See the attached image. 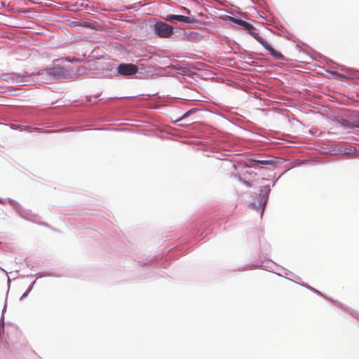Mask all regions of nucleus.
Instances as JSON below:
<instances>
[{
  "label": "nucleus",
  "mask_w": 359,
  "mask_h": 359,
  "mask_svg": "<svg viewBox=\"0 0 359 359\" xmlns=\"http://www.w3.org/2000/svg\"><path fill=\"white\" fill-rule=\"evenodd\" d=\"M155 33L161 38H169L173 34V27L163 22L159 21L154 24Z\"/></svg>",
  "instance_id": "obj_2"
},
{
  "label": "nucleus",
  "mask_w": 359,
  "mask_h": 359,
  "mask_svg": "<svg viewBox=\"0 0 359 359\" xmlns=\"http://www.w3.org/2000/svg\"><path fill=\"white\" fill-rule=\"evenodd\" d=\"M250 162L252 163V165L250 166H253V165H266L271 164V161H267V160L253 159V160H250Z\"/></svg>",
  "instance_id": "obj_6"
},
{
  "label": "nucleus",
  "mask_w": 359,
  "mask_h": 359,
  "mask_svg": "<svg viewBox=\"0 0 359 359\" xmlns=\"http://www.w3.org/2000/svg\"><path fill=\"white\" fill-rule=\"evenodd\" d=\"M165 20L170 22H173L174 20L184 22L186 23H190L193 22V20H191L189 17L180 15H169L165 18Z\"/></svg>",
  "instance_id": "obj_5"
},
{
  "label": "nucleus",
  "mask_w": 359,
  "mask_h": 359,
  "mask_svg": "<svg viewBox=\"0 0 359 359\" xmlns=\"http://www.w3.org/2000/svg\"><path fill=\"white\" fill-rule=\"evenodd\" d=\"M356 126L359 127V116H358V120L356 121Z\"/></svg>",
  "instance_id": "obj_7"
},
{
  "label": "nucleus",
  "mask_w": 359,
  "mask_h": 359,
  "mask_svg": "<svg viewBox=\"0 0 359 359\" xmlns=\"http://www.w3.org/2000/svg\"><path fill=\"white\" fill-rule=\"evenodd\" d=\"M46 74L55 79H67L69 73L62 67H54L45 70Z\"/></svg>",
  "instance_id": "obj_4"
},
{
  "label": "nucleus",
  "mask_w": 359,
  "mask_h": 359,
  "mask_svg": "<svg viewBox=\"0 0 359 359\" xmlns=\"http://www.w3.org/2000/svg\"><path fill=\"white\" fill-rule=\"evenodd\" d=\"M241 24L245 28V29L248 30L249 33L259 43H261L265 49H266L271 55L277 60H283V55L276 50L271 46H270L268 42L264 40V39L259 36V34L256 32V29L250 23L241 20Z\"/></svg>",
  "instance_id": "obj_1"
},
{
  "label": "nucleus",
  "mask_w": 359,
  "mask_h": 359,
  "mask_svg": "<svg viewBox=\"0 0 359 359\" xmlns=\"http://www.w3.org/2000/svg\"><path fill=\"white\" fill-rule=\"evenodd\" d=\"M189 114V112H186V114L184 115V117L187 116Z\"/></svg>",
  "instance_id": "obj_9"
},
{
  "label": "nucleus",
  "mask_w": 359,
  "mask_h": 359,
  "mask_svg": "<svg viewBox=\"0 0 359 359\" xmlns=\"http://www.w3.org/2000/svg\"><path fill=\"white\" fill-rule=\"evenodd\" d=\"M138 71L137 65L130 63H122L117 67V72L121 76H133Z\"/></svg>",
  "instance_id": "obj_3"
},
{
  "label": "nucleus",
  "mask_w": 359,
  "mask_h": 359,
  "mask_svg": "<svg viewBox=\"0 0 359 359\" xmlns=\"http://www.w3.org/2000/svg\"><path fill=\"white\" fill-rule=\"evenodd\" d=\"M184 9L185 11H187V12L188 13H190V11H189V9H187V8H184Z\"/></svg>",
  "instance_id": "obj_8"
}]
</instances>
